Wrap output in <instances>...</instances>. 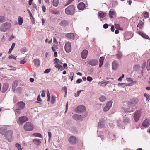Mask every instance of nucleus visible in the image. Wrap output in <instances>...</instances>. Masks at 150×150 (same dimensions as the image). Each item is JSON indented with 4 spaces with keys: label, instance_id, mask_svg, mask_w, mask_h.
I'll return each instance as SVG.
<instances>
[{
    "label": "nucleus",
    "instance_id": "1",
    "mask_svg": "<svg viewBox=\"0 0 150 150\" xmlns=\"http://www.w3.org/2000/svg\"><path fill=\"white\" fill-rule=\"evenodd\" d=\"M138 99L133 98L129 101L128 103L127 108H123V110L126 112H130L135 110V106L138 103Z\"/></svg>",
    "mask_w": 150,
    "mask_h": 150
},
{
    "label": "nucleus",
    "instance_id": "2",
    "mask_svg": "<svg viewBox=\"0 0 150 150\" xmlns=\"http://www.w3.org/2000/svg\"><path fill=\"white\" fill-rule=\"evenodd\" d=\"M65 12L67 15H72L75 12V8L73 5H71L65 9Z\"/></svg>",
    "mask_w": 150,
    "mask_h": 150
},
{
    "label": "nucleus",
    "instance_id": "3",
    "mask_svg": "<svg viewBox=\"0 0 150 150\" xmlns=\"http://www.w3.org/2000/svg\"><path fill=\"white\" fill-rule=\"evenodd\" d=\"M11 27V23L6 22L3 24L0 27V30L1 31L5 32L9 30Z\"/></svg>",
    "mask_w": 150,
    "mask_h": 150
},
{
    "label": "nucleus",
    "instance_id": "4",
    "mask_svg": "<svg viewBox=\"0 0 150 150\" xmlns=\"http://www.w3.org/2000/svg\"><path fill=\"white\" fill-rule=\"evenodd\" d=\"M13 131L12 130H8L6 133H5V139L9 142H11L13 140L12 134Z\"/></svg>",
    "mask_w": 150,
    "mask_h": 150
},
{
    "label": "nucleus",
    "instance_id": "5",
    "mask_svg": "<svg viewBox=\"0 0 150 150\" xmlns=\"http://www.w3.org/2000/svg\"><path fill=\"white\" fill-rule=\"evenodd\" d=\"M24 128L26 131H31L33 129V127L30 123L28 122L25 124Z\"/></svg>",
    "mask_w": 150,
    "mask_h": 150
},
{
    "label": "nucleus",
    "instance_id": "6",
    "mask_svg": "<svg viewBox=\"0 0 150 150\" xmlns=\"http://www.w3.org/2000/svg\"><path fill=\"white\" fill-rule=\"evenodd\" d=\"M142 114V111L140 110L137 111L134 115V117L135 122L137 121L139 119Z\"/></svg>",
    "mask_w": 150,
    "mask_h": 150
},
{
    "label": "nucleus",
    "instance_id": "7",
    "mask_svg": "<svg viewBox=\"0 0 150 150\" xmlns=\"http://www.w3.org/2000/svg\"><path fill=\"white\" fill-rule=\"evenodd\" d=\"M64 49L65 51L67 53H69L71 52V45L70 42H67L65 45Z\"/></svg>",
    "mask_w": 150,
    "mask_h": 150
},
{
    "label": "nucleus",
    "instance_id": "8",
    "mask_svg": "<svg viewBox=\"0 0 150 150\" xmlns=\"http://www.w3.org/2000/svg\"><path fill=\"white\" fill-rule=\"evenodd\" d=\"M112 102L111 101L108 102L105 105V106L103 108V111L104 112H106L108 111L112 106Z\"/></svg>",
    "mask_w": 150,
    "mask_h": 150
},
{
    "label": "nucleus",
    "instance_id": "9",
    "mask_svg": "<svg viewBox=\"0 0 150 150\" xmlns=\"http://www.w3.org/2000/svg\"><path fill=\"white\" fill-rule=\"evenodd\" d=\"M86 110L84 106L83 105H80L77 107L76 109V111L78 113H81L84 111Z\"/></svg>",
    "mask_w": 150,
    "mask_h": 150
},
{
    "label": "nucleus",
    "instance_id": "10",
    "mask_svg": "<svg viewBox=\"0 0 150 150\" xmlns=\"http://www.w3.org/2000/svg\"><path fill=\"white\" fill-rule=\"evenodd\" d=\"M98 63V60L96 59H91L88 61V64L92 66H95Z\"/></svg>",
    "mask_w": 150,
    "mask_h": 150
},
{
    "label": "nucleus",
    "instance_id": "11",
    "mask_svg": "<svg viewBox=\"0 0 150 150\" xmlns=\"http://www.w3.org/2000/svg\"><path fill=\"white\" fill-rule=\"evenodd\" d=\"M88 51L86 50H84L81 52V57L83 59H85L87 57Z\"/></svg>",
    "mask_w": 150,
    "mask_h": 150
},
{
    "label": "nucleus",
    "instance_id": "12",
    "mask_svg": "<svg viewBox=\"0 0 150 150\" xmlns=\"http://www.w3.org/2000/svg\"><path fill=\"white\" fill-rule=\"evenodd\" d=\"M76 137L74 136H71L69 138V141L71 144H74L76 143Z\"/></svg>",
    "mask_w": 150,
    "mask_h": 150
},
{
    "label": "nucleus",
    "instance_id": "13",
    "mask_svg": "<svg viewBox=\"0 0 150 150\" xmlns=\"http://www.w3.org/2000/svg\"><path fill=\"white\" fill-rule=\"evenodd\" d=\"M27 120V117L25 116H23L22 117H19L18 121V122H19L21 124H22Z\"/></svg>",
    "mask_w": 150,
    "mask_h": 150
},
{
    "label": "nucleus",
    "instance_id": "14",
    "mask_svg": "<svg viewBox=\"0 0 150 150\" xmlns=\"http://www.w3.org/2000/svg\"><path fill=\"white\" fill-rule=\"evenodd\" d=\"M118 66V62L116 60L113 61L112 63V69L114 70H117Z\"/></svg>",
    "mask_w": 150,
    "mask_h": 150
},
{
    "label": "nucleus",
    "instance_id": "15",
    "mask_svg": "<svg viewBox=\"0 0 150 150\" xmlns=\"http://www.w3.org/2000/svg\"><path fill=\"white\" fill-rule=\"evenodd\" d=\"M9 84L7 83H4L3 86L2 92L5 93L8 89L9 87Z\"/></svg>",
    "mask_w": 150,
    "mask_h": 150
},
{
    "label": "nucleus",
    "instance_id": "16",
    "mask_svg": "<svg viewBox=\"0 0 150 150\" xmlns=\"http://www.w3.org/2000/svg\"><path fill=\"white\" fill-rule=\"evenodd\" d=\"M7 131L6 127H2L0 128V133L4 135Z\"/></svg>",
    "mask_w": 150,
    "mask_h": 150
},
{
    "label": "nucleus",
    "instance_id": "17",
    "mask_svg": "<svg viewBox=\"0 0 150 150\" xmlns=\"http://www.w3.org/2000/svg\"><path fill=\"white\" fill-rule=\"evenodd\" d=\"M33 143L37 146H40L41 143V141L38 139H34L33 140Z\"/></svg>",
    "mask_w": 150,
    "mask_h": 150
},
{
    "label": "nucleus",
    "instance_id": "18",
    "mask_svg": "<svg viewBox=\"0 0 150 150\" xmlns=\"http://www.w3.org/2000/svg\"><path fill=\"white\" fill-rule=\"evenodd\" d=\"M72 118L76 120H80L82 119L81 115L77 114L73 115L72 116Z\"/></svg>",
    "mask_w": 150,
    "mask_h": 150
},
{
    "label": "nucleus",
    "instance_id": "19",
    "mask_svg": "<svg viewBox=\"0 0 150 150\" xmlns=\"http://www.w3.org/2000/svg\"><path fill=\"white\" fill-rule=\"evenodd\" d=\"M142 125L145 127H147L150 125V122L149 120H145L142 123Z\"/></svg>",
    "mask_w": 150,
    "mask_h": 150
},
{
    "label": "nucleus",
    "instance_id": "20",
    "mask_svg": "<svg viewBox=\"0 0 150 150\" xmlns=\"http://www.w3.org/2000/svg\"><path fill=\"white\" fill-rule=\"evenodd\" d=\"M77 7L79 9L82 10L85 8V4L83 2H81L78 4Z\"/></svg>",
    "mask_w": 150,
    "mask_h": 150
},
{
    "label": "nucleus",
    "instance_id": "21",
    "mask_svg": "<svg viewBox=\"0 0 150 150\" xmlns=\"http://www.w3.org/2000/svg\"><path fill=\"white\" fill-rule=\"evenodd\" d=\"M17 105L18 106V108L19 109H23L25 106V104L22 102H19L18 103Z\"/></svg>",
    "mask_w": 150,
    "mask_h": 150
},
{
    "label": "nucleus",
    "instance_id": "22",
    "mask_svg": "<svg viewBox=\"0 0 150 150\" xmlns=\"http://www.w3.org/2000/svg\"><path fill=\"white\" fill-rule=\"evenodd\" d=\"M33 63L34 65L36 67H38L40 65V61L38 59H34L33 60Z\"/></svg>",
    "mask_w": 150,
    "mask_h": 150
},
{
    "label": "nucleus",
    "instance_id": "23",
    "mask_svg": "<svg viewBox=\"0 0 150 150\" xmlns=\"http://www.w3.org/2000/svg\"><path fill=\"white\" fill-rule=\"evenodd\" d=\"M68 24V21L66 20H63L60 23V25L62 26H66Z\"/></svg>",
    "mask_w": 150,
    "mask_h": 150
},
{
    "label": "nucleus",
    "instance_id": "24",
    "mask_svg": "<svg viewBox=\"0 0 150 150\" xmlns=\"http://www.w3.org/2000/svg\"><path fill=\"white\" fill-rule=\"evenodd\" d=\"M51 103L52 104H54L56 100V97L53 95H51Z\"/></svg>",
    "mask_w": 150,
    "mask_h": 150
},
{
    "label": "nucleus",
    "instance_id": "25",
    "mask_svg": "<svg viewBox=\"0 0 150 150\" xmlns=\"http://www.w3.org/2000/svg\"><path fill=\"white\" fill-rule=\"evenodd\" d=\"M104 59V57H100L99 59L100 64H99V67H101L102 66L103 64V63Z\"/></svg>",
    "mask_w": 150,
    "mask_h": 150
},
{
    "label": "nucleus",
    "instance_id": "26",
    "mask_svg": "<svg viewBox=\"0 0 150 150\" xmlns=\"http://www.w3.org/2000/svg\"><path fill=\"white\" fill-rule=\"evenodd\" d=\"M105 15L106 13H104L102 11H100L98 12V16L101 18H104L105 17Z\"/></svg>",
    "mask_w": 150,
    "mask_h": 150
},
{
    "label": "nucleus",
    "instance_id": "27",
    "mask_svg": "<svg viewBox=\"0 0 150 150\" xmlns=\"http://www.w3.org/2000/svg\"><path fill=\"white\" fill-rule=\"evenodd\" d=\"M65 36L67 38H74L75 36L73 33H71L66 34Z\"/></svg>",
    "mask_w": 150,
    "mask_h": 150
},
{
    "label": "nucleus",
    "instance_id": "28",
    "mask_svg": "<svg viewBox=\"0 0 150 150\" xmlns=\"http://www.w3.org/2000/svg\"><path fill=\"white\" fill-rule=\"evenodd\" d=\"M129 119L127 117H125L123 119V122L125 124H127L130 122Z\"/></svg>",
    "mask_w": 150,
    "mask_h": 150
},
{
    "label": "nucleus",
    "instance_id": "29",
    "mask_svg": "<svg viewBox=\"0 0 150 150\" xmlns=\"http://www.w3.org/2000/svg\"><path fill=\"white\" fill-rule=\"evenodd\" d=\"M104 122L103 121H100L98 123V126L99 128H102L103 126Z\"/></svg>",
    "mask_w": 150,
    "mask_h": 150
},
{
    "label": "nucleus",
    "instance_id": "30",
    "mask_svg": "<svg viewBox=\"0 0 150 150\" xmlns=\"http://www.w3.org/2000/svg\"><path fill=\"white\" fill-rule=\"evenodd\" d=\"M55 67L56 68H58L59 70L62 71L64 69L62 66L59 64H56Z\"/></svg>",
    "mask_w": 150,
    "mask_h": 150
},
{
    "label": "nucleus",
    "instance_id": "31",
    "mask_svg": "<svg viewBox=\"0 0 150 150\" xmlns=\"http://www.w3.org/2000/svg\"><path fill=\"white\" fill-rule=\"evenodd\" d=\"M138 33L143 38H149L148 36L145 33L141 32H139Z\"/></svg>",
    "mask_w": 150,
    "mask_h": 150
},
{
    "label": "nucleus",
    "instance_id": "32",
    "mask_svg": "<svg viewBox=\"0 0 150 150\" xmlns=\"http://www.w3.org/2000/svg\"><path fill=\"white\" fill-rule=\"evenodd\" d=\"M18 24L19 25H21L23 23V18L20 16L18 18Z\"/></svg>",
    "mask_w": 150,
    "mask_h": 150
},
{
    "label": "nucleus",
    "instance_id": "33",
    "mask_svg": "<svg viewBox=\"0 0 150 150\" xmlns=\"http://www.w3.org/2000/svg\"><path fill=\"white\" fill-rule=\"evenodd\" d=\"M106 97L104 96H102L99 98V100L100 101L102 102H103L106 100Z\"/></svg>",
    "mask_w": 150,
    "mask_h": 150
},
{
    "label": "nucleus",
    "instance_id": "34",
    "mask_svg": "<svg viewBox=\"0 0 150 150\" xmlns=\"http://www.w3.org/2000/svg\"><path fill=\"white\" fill-rule=\"evenodd\" d=\"M32 135L37 137L42 138V136L41 134L39 133H35L33 134H32Z\"/></svg>",
    "mask_w": 150,
    "mask_h": 150
},
{
    "label": "nucleus",
    "instance_id": "35",
    "mask_svg": "<svg viewBox=\"0 0 150 150\" xmlns=\"http://www.w3.org/2000/svg\"><path fill=\"white\" fill-rule=\"evenodd\" d=\"M6 21V18L3 16H0V22L2 23Z\"/></svg>",
    "mask_w": 150,
    "mask_h": 150
},
{
    "label": "nucleus",
    "instance_id": "36",
    "mask_svg": "<svg viewBox=\"0 0 150 150\" xmlns=\"http://www.w3.org/2000/svg\"><path fill=\"white\" fill-rule=\"evenodd\" d=\"M15 146L17 148L18 150H22V148H21V146L19 143H16L15 144Z\"/></svg>",
    "mask_w": 150,
    "mask_h": 150
},
{
    "label": "nucleus",
    "instance_id": "37",
    "mask_svg": "<svg viewBox=\"0 0 150 150\" xmlns=\"http://www.w3.org/2000/svg\"><path fill=\"white\" fill-rule=\"evenodd\" d=\"M59 3L58 0H53V5L55 7L57 6Z\"/></svg>",
    "mask_w": 150,
    "mask_h": 150
},
{
    "label": "nucleus",
    "instance_id": "38",
    "mask_svg": "<svg viewBox=\"0 0 150 150\" xmlns=\"http://www.w3.org/2000/svg\"><path fill=\"white\" fill-rule=\"evenodd\" d=\"M122 54L120 52H118L116 54V56L117 58L120 59L122 57Z\"/></svg>",
    "mask_w": 150,
    "mask_h": 150
},
{
    "label": "nucleus",
    "instance_id": "39",
    "mask_svg": "<svg viewBox=\"0 0 150 150\" xmlns=\"http://www.w3.org/2000/svg\"><path fill=\"white\" fill-rule=\"evenodd\" d=\"M146 69L147 70H150V59L148 60Z\"/></svg>",
    "mask_w": 150,
    "mask_h": 150
},
{
    "label": "nucleus",
    "instance_id": "40",
    "mask_svg": "<svg viewBox=\"0 0 150 150\" xmlns=\"http://www.w3.org/2000/svg\"><path fill=\"white\" fill-rule=\"evenodd\" d=\"M144 96L146 98V99L147 101H149L150 99V95L146 93H144Z\"/></svg>",
    "mask_w": 150,
    "mask_h": 150
},
{
    "label": "nucleus",
    "instance_id": "41",
    "mask_svg": "<svg viewBox=\"0 0 150 150\" xmlns=\"http://www.w3.org/2000/svg\"><path fill=\"white\" fill-rule=\"evenodd\" d=\"M22 90V89L20 87H18L16 89V91L20 94L21 93Z\"/></svg>",
    "mask_w": 150,
    "mask_h": 150
},
{
    "label": "nucleus",
    "instance_id": "42",
    "mask_svg": "<svg viewBox=\"0 0 150 150\" xmlns=\"http://www.w3.org/2000/svg\"><path fill=\"white\" fill-rule=\"evenodd\" d=\"M109 17L110 18H113V15H114V13L112 11H110L109 12Z\"/></svg>",
    "mask_w": 150,
    "mask_h": 150
},
{
    "label": "nucleus",
    "instance_id": "43",
    "mask_svg": "<svg viewBox=\"0 0 150 150\" xmlns=\"http://www.w3.org/2000/svg\"><path fill=\"white\" fill-rule=\"evenodd\" d=\"M83 90H80L78 91L76 93H74V96L75 97H77L79 95V94H80V93Z\"/></svg>",
    "mask_w": 150,
    "mask_h": 150
},
{
    "label": "nucleus",
    "instance_id": "44",
    "mask_svg": "<svg viewBox=\"0 0 150 150\" xmlns=\"http://www.w3.org/2000/svg\"><path fill=\"white\" fill-rule=\"evenodd\" d=\"M18 85V81H15L13 83L12 85V87H15L17 86Z\"/></svg>",
    "mask_w": 150,
    "mask_h": 150
},
{
    "label": "nucleus",
    "instance_id": "45",
    "mask_svg": "<svg viewBox=\"0 0 150 150\" xmlns=\"http://www.w3.org/2000/svg\"><path fill=\"white\" fill-rule=\"evenodd\" d=\"M10 68H12L11 69H9L10 71H15L16 70V68L15 67H14L12 66L8 65Z\"/></svg>",
    "mask_w": 150,
    "mask_h": 150
},
{
    "label": "nucleus",
    "instance_id": "46",
    "mask_svg": "<svg viewBox=\"0 0 150 150\" xmlns=\"http://www.w3.org/2000/svg\"><path fill=\"white\" fill-rule=\"evenodd\" d=\"M21 110V109H19L18 108V109H17L15 111V112H16V115L17 116H18L17 115V114L16 113L18 114H20L21 113V111H20V110Z\"/></svg>",
    "mask_w": 150,
    "mask_h": 150
},
{
    "label": "nucleus",
    "instance_id": "47",
    "mask_svg": "<svg viewBox=\"0 0 150 150\" xmlns=\"http://www.w3.org/2000/svg\"><path fill=\"white\" fill-rule=\"evenodd\" d=\"M52 13L54 14H59V12L57 10H52L51 11Z\"/></svg>",
    "mask_w": 150,
    "mask_h": 150
},
{
    "label": "nucleus",
    "instance_id": "48",
    "mask_svg": "<svg viewBox=\"0 0 150 150\" xmlns=\"http://www.w3.org/2000/svg\"><path fill=\"white\" fill-rule=\"evenodd\" d=\"M117 4V3L116 1H113L112 3V6L113 7H115V6Z\"/></svg>",
    "mask_w": 150,
    "mask_h": 150
},
{
    "label": "nucleus",
    "instance_id": "49",
    "mask_svg": "<svg viewBox=\"0 0 150 150\" xmlns=\"http://www.w3.org/2000/svg\"><path fill=\"white\" fill-rule=\"evenodd\" d=\"M74 0H68L67 3L65 5V6H66L71 4Z\"/></svg>",
    "mask_w": 150,
    "mask_h": 150
},
{
    "label": "nucleus",
    "instance_id": "50",
    "mask_svg": "<svg viewBox=\"0 0 150 150\" xmlns=\"http://www.w3.org/2000/svg\"><path fill=\"white\" fill-rule=\"evenodd\" d=\"M115 28L117 29L121 30V29H120V25L118 24H115Z\"/></svg>",
    "mask_w": 150,
    "mask_h": 150
},
{
    "label": "nucleus",
    "instance_id": "51",
    "mask_svg": "<svg viewBox=\"0 0 150 150\" xmlns=\"http://www.w3.org/2000/svg\"><path fill=\"white\" fill-rule=\"evenodd\" d=\"M108 81H107L102 83L101 84V86H105L108 83Z\"/></svg>",
    "mask_w": 150,
    "mask_h": 150
},
{
    "label": "nucleus",
    "instance_id": "52",
    "mask_svg": "<svg viewBox=\"0 0 150 150\" xmlns=\"http://www.w3.org/2000/svg\"><path fill=\"white\" fill-rule=\"evenodd\" d=\"M8 58L10 59L13 58L15 60H16V57L12 55H11L9 56Z\"/></svg>",
    "mask_w": 150,
    "mask_h": 150
},
{
    "label": "nucleus",
    "instance_id": "53",
    "mask_svg": "<svg viewBox=\"0 0 150 150\" xmlns=\"http://www.w3.org/2000/svg\"><path fill=\"white\" fill-rule=\"evenodd\" d=\"M144 16L145 18H148L149 17V13L148 12H146L144 14Z\"/></svg>",
    "mask_w": 150,
    "mask_h": 150
},
{
    "label": "nucleus",
    "instance_id": "54",
    "mask_svg": "<svg viewBox=\"0 0 150 150\" xmlns=\"http://www.w3.org/2000/svg\"><path fill=\"white\" fill-rule=\"evenodd\" d=\"M87 80L88 81L91 82L93 80V79L92 77L90 76H88L87 78Z\"/></svg>",
    "mask_w": 150,
    "mask_h": 150
},
{
    "label": "nucleus",
    "instance_id": "55",
    "mask_svg": "<svg viewBox=\"0 0 150 150\" xmlns=\"http://www.w3.org/2000/svg\"><path fill=\"white\" fill-rule=\"evenodd\" d=\"M59 60V59L57 58H56L55 59L54 61V64H58V62Z\"/></svg>",
    "mask_w": 150,
    "mask_h": 150
},
{
    "label": "nucleus",
    "instance_id": "56",
    "mask_svg": "<svg viewBox=\"0 0 150 150\" xmlns=\"http://www.w3.org/2000/svg\"><path fill=\"white\" fill-rule=\"evenodd\" d=\"M62 89L64 91L65 95L66 94L67 92V89L66 87L64 86L62 88Z\"/></svg>",
    "mask_w": 150,
    "mask_h": 150
},
{
    "label": "nucleus",
    "instance_id": "57",
    "mask_svg": "<svg viewBox=\"0 0 150 150\" xmlns=\"http://www.w3.org/2000/svg\"><path fill=\"white\" fill-rule=\"evenodd\" d=\"M50 70H51L50 69H47L45 70L44 73H48L50 71Z\"/></svg>",
    "mask_w": 150,
    "mask_h": 150
},
{
    "label": "nucleus",
    "instance_id": "58",
    "mask_svg": "<svg viewBox=\"0 0 150 150\" xmlns=\"http://www.w3.org/2000/svg\"><path fill=\"white\" fill-rule=\"evenodd\" d=\"M45 92L44 91H43L42 92L41 96L42 97H44L45 96Z\"/></svg>",
    "mask_w": 150,
    "mask_h": 150
},
{
    "label": "nucleus",
    "instance_id": "59",
    "mask_svg": "<svg viewBox=\"0 0 150 150\" xmlns=\"http://www.w3.org/2000/svg\"><path fill=\"white\" fill-rule=\"evenodd\" d=\"M26 62V61H25L24 60H21L20 61V63L21 64H23L25 63Z\"/></svg>",
    "mask_w": 150,
    "mask_h": 150
},
{
    "label": "nucleus",
    "instance_id": "60",
    "mask_svg": "<svg viewBox=\"0 0 150 150\" xmlns=\"http://www.w3.org/2000/svg\"><path fill=\"white\" fill-rule=\"evenodd\" d=\"M68 102H67L66 104V108L65 113H66L67 110L68 108Z\"/></svg>",
    "mask_w": 150,
    "mask_h": 150
},
{
    "label": "nucleus",
    "instance_id": "61",
    "mask_svg": "<svg viewBox=\"0 0 150 150\" xmlns=\"http://www.w3.org/2000/svg\"><path fill=\"white\" fill-rule=\"evenodd\" d=\"M82 81V80L81 79H78L76 81V83H80Z\"/></svg>",
    "mask_w": 150,
    "mask_h": 150
},
{
    "label": "nucleus",
    "instance_id": "62",
    "mask_svg": "<svg viewBox=\"0 0 150 150\" xmlns=\"http://www.w3.org/2000/svg\"><path fill=\"white\" fill-rule=\"evenodd\" d=\"M48 137H49V140H50L51 139V137L52 135L51 133V132H48Z\"/></svg>",
    "mask_w": 150,
    "mask_h": 150
},
{
    "label": "nucleus",
    "instance_id": "63",
    "mask_svg": "<svg viewBox=\"0 0 150 150\" xmlns=\"http://www.w3.org/2000/svg\"><path fill=\"white\" fill-rule=\"evenodd\" d=\"M146 67V62H144L142 66V69H144Z\"/></svg>",
    "mask_w": 150,
    "mask_h": 150
},
{
    "label": "nucleus",
    "instance_id": "64",
    "mask_svg": "<svg viewBox=\"0 0 150 150\" xmlns=\"http://www.w3.org/2000/svg\"><path fill=\"white\" fill-rule=\"evenodd\" d=\"M108 25L107 24H105L103 25V27L105 29H106L108 27Z\"/></svg>",
    "mask_w": 150,
    "mask_h": 150
}]
</instances>
